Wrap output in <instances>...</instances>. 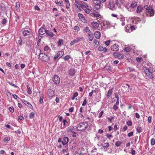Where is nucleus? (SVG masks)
<instances>
[{"label":"nucleus","mask_w":155,"mask_h":155,"mask_svg":"<svg viewBox=\"0 0 155 155\" xmlns=\"http://www.w3.org/2000/svg\"><path fill=\"white\" fill-rule=\"evenodd\" d=\"M76 129L78 131H85L86 130H88L89 127L86 122H81L77 125Z\"/></svg>","instance_id":"1"},{"label":"nucleus","mask_w":155,"mask_h":155,"mask_svg":"<svg viewBox=\"0 0 155 155\" xmlns=\"http://www.w3.org/2000/svg\"><path fill=\"white\" fill-rule=\"evenodd\" d=\"M144 8L146 10V14L147 17H151L154 15V11L151 6L146 5L144 6Z\"/></svg>","instance_id":"2"},{"label":"nucleus","mask_w":155,"mask_h":155,"mask_svg":"<svg viewBox=\"0 0 155 155\" xmlns=\"http://www.w3.org/2000/svg\"><path fill=\"white\" fill-rule=\"evenodd\" d=\"M143 70L147 77L149 78L152 79L153 78L154 72L152 69H150L148 68L145 67L143 68Z\"/></svg>","instance_id":"3"},{"label":"nucleus","mask_w":155,"mask_h":155,"mask_svg":"<svg viewBox=\"0 0 155 155\" xmlns=\"http://www.w3.org/2000/svg\"><path fill=\"white\" fill-rule=\"evenodd\" d=\"M68 143V137H64L63 138V141H62V143L63 145L64 146L65 148L64 149H62V152L64 153L66 155H68V153L66 154V153H67L68 150V144H67Z\"/></svg>","instance_id":"4"},{"label":"nucleus","mask_w":155,"mask_h":155,"mask_svg":"<svg viewBox=\"0 0 155 155\" xmlns=\"http://www.w3.org/2000/svg\"><path fill=\"white\" fill-rule=\"evenodd\" d=\"M74 4L77 8L80 10H82L84 6H87V3L85 2L81 1L78 2L76 0L75 1Z\"/></svg>","instance_id":"5"},{"label":"nucleus","mask_w":155,"mask_h":155,"mask_svg":"<svg viewBox=\"0 0 155 155\" xmlns=\"http://www.w3.org/2000/svg\"><path fill=\"white\" fill-rule=\"evenodd\" d=\"M39 58L41 60L46 61L48 60V57L45 54L40 53L39 55Z\"/></svg>","instance_id":"6"},{"label":"nucleus","mask_w":155,"mask_h":155,"mask_svg":"<svg viewBox=\"0 0 155 155\" xmlns=\"http://www.w3.org/2000/svg\"><path fill=\"white\" fill-rule=\"evenodd\" d=\"M108 7L111 10H114L116 9L114 2L112 0H110L108 2Z\"/></svg>","instance_id":"7"},{"label":"nucleus","mask_w":155,"mask_h":155,"mask_svg":"<svg viewBox=\"0 0 155 155\" xmlns=\"http://www.w3.org/2000/svg\"><path fill=\"white\" fill-rule=\"evenodd\" d=\"M85 12L89 15L92 14V12L91 9L89 8V6L87 4V6H84L83 8Z\"/></svg>","instance_id":"8"},{"label":"nucleus","mask_w":155,"mask_h":155,"mask_svg":"<svg viewBox=\"0 0 155 155\" xmlns=\"http://www.w3.org/2000/svg\"><path fill=\"white\" fill-rule=\"evenodd\" d=\"M99 25V24L96 22H92L90 24V26L93 29H97Z\"/></svg>","instance_id":"9"},{"label":"nucleus","mask_w":155,"mask_h":155,"mask_svg":"<svg viewBox=\"0 0 155 155\" xmlns=\"http://www.w3.org/2000/svg\"><path fill=\"white\" fill-rule=\"evenodd\" d=\"M53 81L55 84H58L60 82V78L57 75H54L53 78Z\"/></svg>","instance_id":"10"},{"label":"nucleus","mask_w":155,"mask_h":155,"mask_svg":"<svg viewBox=\"0 0 155 155\" xmlns=\"http://www.w3.org/2000/svg\"><path fill=\"white\" fill-rule=\"evenodd\" d=\"M63 54V52L62 51H59L58 52L57 54L55 55L54 57V60H56L58 58H60L62 56Z\"/></svg>","instance_id":"11"},{"label":"nucleus","mask_w":155,"mask_h":155,"mask_svg":"<svg viewBox=\"0 0 155 155\" xmlns=\"http://www.w3.org/2000/svg\"><path fill=\"white\" fill-rule=\"evenodd\" d=\"M113 55L114 57L117 58L119 59H123L124 58V56L123 55L118 54L117 53L114 52L113 53Z\"/></svg>","instance_id":"12"},{"label":"nucleus","mask_w":155,"mask_h":155,"mask_svg":"<svg viewBox=\"0 0 155 155\" xmlns=\"http://www.w3.org/2000/svg\"><path fill=\"white\" fill-rule=\"evenodd\" d=\"M48 94L49 97H52L54 96V91L52 89L48 90Z\"/></svg>","instance_id":"13"},{"label":"nucleus","mask_w":155,"mask_h":155,"mask_svg":"<svg viewBox=\"0 0 155 155\" xmlns=\"http://www.w3.org/2000/svg\"><path fill=\"white\" fill-rule=\"evenodd\" d=\"M119 46L116 44H114L113 46H111V49L114 51H117L119 50Z\"/></svg>","instance_id":"14"},{"label":"nucleus","mask_w":155,"mask_h":155,"mask_svg":"<svg viewBox=\"0 0 155 155\" xmlns=\"http://www.w3.org/2000/svg\"><path fill=\"white\" fill-rule=\"evenodd\" d=\"M22 101L24 103L25 105H26V106H28L31 109H33V107L32 106L29 102L24 99L22 100Z\"/></svg>","instance_id":"15"},{"label":"nucleus","mask_w":155,"mask_h":155,"mask_svg":"<svg viewBox=\"0 0 155 155\" xmlns=\"http://www.w3.org/2000/svg\"><path fill=\"white\" fill-rule=\"evenodd\" d=\"M46 30L43 27L41 28L39 30L38 33L39 34L41 35H44L46 33Z\"/></svg>","instance_id":"16"},{"label":"nucleus","mask_w":155,"mask_h":155,"mask_svg":"<svg viewBox=\"0 0 155 155\" xmlns=\"http://www.w3.org/2000/svg\"><path fill=\"white\" fill-rule=\"evenodd\" d=\"M94 35L97 39H99L101 36V33L98 31H96L94 33Z\"/></svg>","instance_id":"17"},{"label":"nucleus","mask_w":155,"mask_h":155,"mask_svg":"<svg viewBox=\"0 0 155 155\" xmlns=\"http://www.w3.org/2000/svg\"><path fill=\"white\" fill-rule=\"evenodd\" d=\"M104 69L107 70H108L110 72L112 71V68L111 66L107 64L104 67Z\"/></svg>","instance_id":"18"},{"label":"nucleus","mask_w":155,"mask_h":155,"mask_svg":"<svg viewBox=\"0 0 155 155\" xmlns=\"http://www.w3.org/2000/svg\"><path fill=\"white\" fill-rule=\"evenodd\" d=\"M98 50L100 51H102L106 52L107 50L106 48L103 47L102 46H100L98 48Z\"/></svg>","instance_id":"19"},{"label":"nucleus","mask_w":155,"mask_h":155,"mask_svg":"<svg viewBox=\"0 0 155 155\" xmlns=\"http://www.w3.org/2000/svg\"><path fill=\"white\" fill-rule=\"evenodd\" d=\"M78 16L79 18L81 21L84 22L86 20H85L84 16L82 14L79 13L78 14Z\"/></svg>","instance_id":"20"},{"label":"nucleus","mask_w":155,"mask_h":155,"mask_svg":"<svg viewBox=\"0 0 155 155\" xmlns=\"http://www.w3.org/2000/svg\"><path fill=\"white\" fill-rule=\"evenodd\" d=\"M101 5H94L93 7V10L94 11H98L100 9Z\"/></svg>","instance_id":"21"},{"label":"nucleus","mask_w":155,"mask_h":155,"mask_svg":"<svg viewBox=\"0 0 155 155\" xmlns=\"http://www.w3.org/2000/svg\"><path fill=\"white\" fill-rule=\"evenodd\" d=\"M113 89H110L108 91L107 94L106 96L107 97V98H109L110 97V96L112 94L113 92Z\"/></svg>","instance_id":"22"},{"label":"nucleus","mask_w":155,"mask_h":155,"mask_svg":"<svg viewBox=\"0 0 155 155\" xmlns=\"http://www.w3.org/2000/svg\"><path fill=\"white\" fill-rule=\"evenodd\" d=\"M84 31L87 33V35L92 33L91 31L89 28L87 26L85 27V28L84 29Z\"/></svg>","instance_id":"23"},{"label":"nucleus","mask_w":155,"mask_h":155,"mask_svg":"<svg viewBox=\"0 0 155 155\" xmlns=\"http://www.w3.org/2000/svg\"><path fill=\"white\" fill-rule=\"evenodd\" d=\"M109 143L108 142H107L106 143H104L102 145V147L104 148V149H107L109 146Z\"/></svg>","instance_id":"24"},{"label":"nucleus","mask_w":155,"mask_h":155,"mask_svg":"<svg viewBox=\"0 0 155 155\" xmlns=\"http://www.w3.org/2000/svg\"><path fill=\"white\" fill-rule=\"evenodd\" d=\"M48 36L51 37H53L54 34L51 31L49 30H46V33Z\"/></svg>","instance_id":"25"},{"label":"nucleus","mask_w":155,"mask_h":155,"mask_svg":"<svg viewBox=\"0 0 155 155\" xmlns=\"http://www.w3.org/2000/svg\"><path fill=\"white\" fill-rule=\"evenodd\" d=\"M30 31L28 30H25L23 32V36H28L30 35Z\"/></svg>","instance_id":"26"},{"label":"nucleus","mask_w":155,"mask_h":155,"mask_svg":"<svg viewBox=\"0 0 155 155\" xmlns=\"http://www.w3.org/2000/svg\"><path fill=\"white\" fill-rule=\"evenodd\" d=\"M58 47H61V45L64 44V41L62 39H60L57 42Z\"/></svg>","instance_id":"27"},{"label":"nucleus","mask_w":155,"mask_h":155,"mask_svg":"<svg viewBox=\"0 0 155 155\" xmlns=\"http://www.w3.org/2000/svg\"><path fill=\"white\" fill-rule=\"evenodd\" d=\"M93 2L94 5H101V2L100 0H94Z\"/></svg>","instance_id":"28"},{"label":"nucleus","mask_w":155,"mask_h":155,"mask_svg":"<svg viewBox=\"0 0 155 155\" xmlns=\"http://www.w3.org/2000/svg\"><path fill=\"white\" fill-rule=\"evenodd\" d=\"M87 35L89 41H92L93 38L92 33L91 34H89Z\"/></svg>","instance_id":"29"},{"label":"nucleus","mask_w":155,"mask_h":155,"mask_svg":"<svg viewBox=\"0 0 155 155\" xmlns=\"http://www.w3.org/2000/svg\"><path fill=\"white\" fill-rule=\"evenodd\" d=\"M137 3L136 1H133L132 2L131 5L130 7L131 8H134L135 7H136L137 5Z\"/></svg>","instance_id":"30"},{"label":"nucleus","mask_w":155,"mask_h":155,"mask_svg":"<svg viewBox=\"0 0 155 155\" xmlns=\"http://www.w3.org/2000/svg\"><path fill=\"white\" fill-rule=\"evenodd\" d=\"M143 10V7L141 6H138L137 9V13H140Z\"/></svg>","instance_id":"31"},{"label":"nucleus","mask_w":155,"mask_h":155,"mask_svg":"<svg viewBox=\"0 0 155 155\" xmlns=\"http://www.w3.org/2000/svg\"><path fill=\"white\" fill-rule=\"evenodd\" d=\"M26 87H27V90H28V91H27L28 93L29 94H31V93H32V91L30 88V86L28 85H27Z\"/></svg>","instance_id":"32"},{"label":"nucleus","mask_w":155,"mask_h":155,"mask_svg":"<svg viewBox=\"0 0 155 155\" xmlns=\"http://www.w3.org/2000/svg\"><path fill=\"white\" fill-rule=\"evenodd\" d=\"M75 130V129L74 128V127L73 126H70L68 128V132H71V133L73 132Z\"/></svg>","instance_id":"33"},{"label":"nucleus","mask_w":155,"mask_h":155,"mask_svg":"<svg viewBox=\"0 0 155 155\" xmlns=\"http://www.w3.org/2000/svg\"><path fill=\"white\" fill-rule=\"evenodd\" d=\"M69 73L71 76H73L75 73V71L73 69H70L69 71Z\"/></svg>","instance_id":"34"},{"label":"nucleus","mask_w":155,"mask_h":155,"mask_svg":"<svg viewBox=\"0 0 155 155\" xmlns=\"http://www.w3.org/2000/svg\"><path fill=\"white\" fill-rule=\"evenodd\" d=\"M55 2L56 4H58L60 5H63V2L62 1H59L58 2V0H56Z\"/></svg>","instance_id":"35"},{"label":"nucleus","mask_w":155,"mask_h":155,"mask_svg":"<svg viewBox=\"0 0 155 155\" xmlns=\"http://www.w3.org/2000/svg\"><path fill=\"white\" fill-rule=\"evenodd\" d=\"M94 46L97 47L98 45L99 44L98 41L96 39L94 40Z\"/></svg>","instance_id":"36"},{"label":"nucleus","mask_w":155,"mask_h":155,"mask_svg":"<svg viewBox=\"0 0 155 155\" xmlns=\"http://www.w3.org/2000/svg\"><path fill=\"white\" fill-rule=\"evenodd\" d=\"M121 144L122 143L121 141H117L116 142L115 145L117 147H119Z\"/></svg>","instance_id":"37"},{"label":"nucleus","mask_w":155,"mask_h":155,"mask_svg":"<svg viewBox=\"0 0 155 155\" xmlns=\"http://www.w3.org/2000/svg\"><path fill=\"white\" fill-rule=\"evenodd\" d=\"M44 97L43 95H42L40 97V99L39 101V102L40 104H42L43 102V99H44Z\"/></svg>","instance_id":"38"},{"label":"nucleus","mask_w":155,"mask_h":155,"mask_svg":"<svg viewBox=\"0 0 155 155\" xmlns=\"http://www.w3.org/2000/svg\"><path fill=\"white\" fill-rule=\"evenodd\" d=\"M151 144L152 145H154L155 144V139L152 138L150 140Z\"/></svg>","instance_id":"39"},{"label":"nucleus","mask_w":155,"mask_h":155,"mask_svg":"<svg viewBox=\"0 0 155 155\" xmlns=\"http://www.w3.org/2000/svg\"><path fill=\"white\" fill-rule=\"evenodd\" d=\"M9 111L11 113H13L14 111V109L13 107H11L9 108Z\"/></svg>","instance_id":"40"},{"label":"nucleus","mask_w":155,"mask_h":155,"mask_svg":"<svg viewBox=\"0 0 155 155\" xmlns=\"http://www.w3.org/2000/svg\"><path fill=\"white\" fill-rule=\"evenodd\" d=\"M83 39V37H80L76 38V40L77 41V42H78L82 40Z\"/></svg>","instance_id":"41"},{"label":"nucleus","mask_w":155,"mask_h":155,"mask_svg":"<svg viewBox=\"0 0 155 155\" xmlns=\"http://www.w3.org/2000/svg\"><path fill=\"white\" fill-rule=\"evenodd\" d=\"M35 114L34 112H31L29 115V117L30 119L33 118L34 117V116Z\"/></svg>","instance_id":"42"},{"label":"nucleus","mask_w":155,"mask_h":155,"mask_svg":"<svg viewBox=\"0 0 155 155\" xmlns=\"http://www.w3.org/2000/svg\"><path fill=\"white\" fill-rule=\"evenodd\" d=\"M124 50L125 52H129L130 51V48L129 47H127L125 48L124 49Z\"/></svg>","instance_id":"43"},{"label":"nucleus","mask_w":155,"mask_h":155,"mask_svg":"<svg viewBox=\"0 0 155 155\" xmlns=\"http://www.w3.org/2000/svg\"><path fill=\"white\" fill-rule=\"evenodd\" d=\"M76 134L74 131L73 132H71V134H69L71 136L74 137H76Z\"/></svg>","instance_id":"44"},{"label":"nucleus","mask_w":155,"mask_h":155,"mask_svg":"<svg viewBox=\"0 0 155 155\" xmlns=\"http://www.w3.org/2000/svg\"><path fill=\"white\" fill-rule=\"evenodd\" d=\"M106 136L109 139H111L113 137L112 135L110 134H106Z\"/></svg>","instance_id":"45"},{"label":"nucleus","mask_w":155,"mask_h":155,"mask_svg":"<svg viewBox=\"0 0 155 155\" xmlns=\"http://www.w3.org/2000/svg\"><path fill=\"white\" fill-rule=\"evenodd\" d=\"M113 109L115 111H116L117 109L118 108V105H114L113 107Z\"/></svg>","instance_id":"46"},{"label":"nucleus","mask_w":155,"mask_h":155,"mask_svg":"<svg viewBox=\"0 0 155 155\" xmlns=\"http://www.w3.org/2000/svg\"><path fill=\"white\" fill-rule=\"evenodd\" d=\"M93 15L94 16L96 17H99L100 16V15L99 13L97 12H95L93 13Z\"/></svg>","instance_id":"47"},{"label":"nucleus","mask_w":155,"mask_h":155,"mask_svg":"<svg viewBox=\"0 0 155 155\" xmlns=\"http://www.w3.org/2000/svg\"><path fill=\"white\" fill-rule=\"evenodd\" d=\"M10 140V138L9 137H6L4 139L3 141L4 142H8Z\"/></svg>","instance_id":"48"},{"label":"nucleus","mask_w":155,"mask_h":155,"mask_svg":"<svg viewBox=\"0 0 155 155\" xmlns=\"http://www.w3.org/2000/svg\"><path fill=\"white\" fill-rule=\"evenodd\" d=\"M126 124L129 126H131L132 125V122L131 121H127Z\"/></svg>","instance_id":"49"},{"label":"nucleus","mask_w":155,"mask_h":155,"mask_svg":"<svg viewBox=\"0 0 155 155\" xmlns=\"http://www.w3.org/2000/svg\"><path fill=\"white\" fill-rule=\"evenodd\" d=\"M49 47L48 46H45L44 48V50L45 51H47L49 50Z\"/></svg>","instance_id":"50"},{"label":"nucleus","mask_w":155,"mask_h":155,"mask_svg":"<svg viewBox=\"0 0 155 155\" xmlns=\"http://www.w3.org/2000/svg\"><path fill=\"white\" fill-rule=\"evenodd\" d=\"M141 128L140 127H138L136 129L137 132L140 133L141 132Z\"/></svg>","instance_id":"51"},{"label":"nucleus","mask_w":155,"mask_h":155,"mask_svg":"<svg viewBox=\"0 0 155 155\" xmlns=\"http://www.w3.org/2000/svg\"><path fill=\"white\" fill-rule=\"evenodd\" d=\"M78 117L79 118V119H81V120H82V119H83L84 117L83 115L81 114H79Z\"/></svg>","instance_id":"52"},{"label":"nucleus","mask_w":155,"mask_h":155,"mask_svg":"<svg viewBox=\"0 0 155 155\" xmlns=\"http://www.w3.org/2000/svg\"><path fill=\"white\" fill-rule=\"evenodd\" d=\"M152 118L151 116H149L148 118V120L149 123H151L152 122Z\"/></svg>","instance_id":"53"},{"label":"nucleus","mask_w":155,"mask_h":155,"mask_svg":"<svg viewBox=\"0 0 155 155\" xmlns=\"http://www.w3.org/2000/svg\"><path fill=\"white\" fill-rule=\"evenodd\" d=\"M106 24L108 27H110L111 25V22L109 21H107L106 22Z\"/></svg>","instance_id":"54"},{"label":"nucleus","mask_w":155,"mask_h":155,"mask_svg":"<svg viewBox=\"0 0 155 155\" xmlns=\"http://www.w3.org/2000/svg\"><path fill=\"white\" fill-rule=\"evenodd\" d=\"M104 113V112L103 111H101V112H100L99 114L98 117L99 118H101L102 117L103 114Z\"/></svg>","instance_id":"55"},{"label":"nucleus","mask_w":155,"mask_h":155,"mask_svg":"<svg viewBox=\"0 0 155 155\" xmlns=\"http://www.w3.org/2000/svg\"><path fill=\"white\" fill-rule=\"evenodd\" d=\"M20 6V4L19 2H17L16 4V7L18 9L19 8Z\"/></svg>","instance_id":"56"},{"label":"nucleus","mask_w":155,"mask_h":155,"mask_svg":"<svg viewBox=\"0 0 155 155\" xmlns=\"http://www.w3.org/2000/svg\"><path fill=\"white\" fill-rule=\"evenodd\" d=\"M74 29L75 30L77 31H79V28L78 26H75L74 27Z\"/></svg>","instance_id":"57"},{"label":"nucleus","mask_w":155,"mask_h":155,"mask_svg":"<svg viewBox=\"0 0 155 155\" xmlns=\"http://www.w3.org/2000/svg\"><path fill=\"white\" fill-rule=\"evenodd\" d=\"M34 8L36 10L38 11H40V9L37 5L35 6L34 7Z\"/></svg>","instance_id":"58"},{"label":"nucleus","mask_w":155,"mask_h":155,"mask_svg":"<svg viewBox=\"0 0 155 155\" xmlns=\"http://www.w3.org/2000/svg\"><path fill=\"white\" fill-rule=\"evenodd\" d=\"M110 42V40H108V41H106L104 43L107 46H108L109 45Z\"/></svg>","instance_id":"59"},{"label":"nucleus","mask_w":155,"mask_h":155,"mask_svg":"<svg viewBox=\"0 0 155 155\" xmlns=\"http://www.w3.org/2000/svg\"><path fill=\"white\" fill-rule=\"evenodd\" d=\"M87 103V101L86 99H85L82 104V105L83 106H84Z\"/></svg>","instance_id":"60"},{"label":"nucleus","mask_w":155,"mask_h":155,"mask_svg":"<svg viewBox=\"0 0 155 155\" xmlns=\"http://www.w3.org/2000/svg\"><path fill=\"white\" fill-rule=\"evenodd\" d=\"M76 42H77V41L76 40V39H74L71 42L70 44L71 45H72Z\"/></svg>","instance_id":"61"},{"label":"nucleus","mask_w":155,"mask_h":155,"mask_svg":"<svg viewBox=\"0 0 155 155\" xmlns=\"http://www.w3.org/2000/svg\"><path fill=\"white\" fill-rule=\"evenodd\" d=\"M24 117L22 116H19V117H18V120H24Z\"/></svg>","instance_id":"62"},{"label":"nucleus","mask_w":155,"mask_h":155,"mask_svg":"<svg viewBox=\"0 0 155 155\" xmlns=\"http://www.w3.org/2000/svg\"><path fill=\"white\" fill-rule=\"evenodd\" d=\"M142 58H141L137 57L136 58V60L137 62H140Z\"/></svg>","instance_id":"63"},{"label":"nucleus","mask_w":155,"mask_h":155,"mask_svg":"<svg viewBox=\"0 0 155 155\" xmlns=\"http://www.w3.org/2000/svg\"><path fill=\"white\" fill-rule=\"evenodd\" d=\"M0 153L1 154H5V152L3 150H0Z\"/></svg>","instance_id":"64"}]
</instances>
